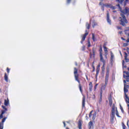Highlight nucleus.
<instances>
[{
    "label": "nucleus",
    "instance_id": "7",
    "mask_svg": "<svg viewBox=\"0 0 129 129\" xmlns=\"http://www.w3.org/2000/svg\"><path fill=\"white\" fill-rule=\"evenodd\" d=\"M100 60L102 62H103V63H105V60L104 59H103V57H102V53H101L102 52V48H101L100 49Z\"/></svg>",
    "mask_w": 129,
    "mask_h": 129
},
{
    "label": "nucleus",
    "instance_id": "52",
    "mask_svg": "<svg viewBox=\"0 0 129 129\" xmlns=\"http://www.w3.org/2000/svg\"><path fill=\"white\" fill-rule=\"evenodd\" d=\"M127 70L129 71V68H127Z\"/></svg>",
    "mask_w": 129,
    "mask_h": 129
},
{
    "label": "nucleus",
    "instance_id": "5",
    "mask_svg": "<svg viewBox=\"0 0 129 129\" xmlns=\"http://www.w3.org/2000/svg\"><path fill=\"white\" fill-rule=\"evenodd\" d=\"M123 73L125 74L123 75L124 78H125V79H126V81L127 82H129V73H128V72L124 71Z\"/></svg>",
    "mask_w": 129,
    "mask_h": 129
},
{
    "label": "nucleus",
    "instance_id": "37",
    "mask_svg": "<svg viewBox=\"0 0 129 129\" xmlns=\"http://www.w3.org/2000/svg\"><path fill=\"white\" fill-rule=\"evenodd\" d=\"M7 70L8 73H10V69H9V68H7Z\"/></svg>",
    "mask_w": 129,
    "mask_h": 129
},
{
    "label": "nucleus",
    "instance_id": "32",
    "mask_svg": "<svg viewBox=\"0 0 129 129\" xmlns=\"http://www.w3.org/2000/svg\"><path fill=\"white\" fill-rule=\"evenodd\" d=\"M93 112V111H91L90 113V114H89V117H91V116H92V113Z\"/></svg>",
    "mask_w": 129,
    "mask_h": 129
},
{
    "label": "nucleus",
    "instance_id": "55",
    "mask_svg": "<svg viewBox=\"0 0 129 129\" xmlns=\"http://www.w3.org/2000/svg\"><path fill=\"white\" fill-rule=\"evenodd\" d=\"M86 117H87V118H88V117L86 116Z\"/></svg>",
    "mask_w": 129,
    "mask_h": 129
},
{
    "label": "nucleus",
    "instance_id": "10",
    "mask_svg": "<svg viewBox=\"0 0 129 129\" xmlns=\"http://www.w3.org/2000/svg\"><path fill=\"white\" fill-rule=\"evenodd\" d=\"M117 2H118L119 4H122V3H124V6H125V4H126V3H127V2H128V0H117Z\"/></svg>",
    "mask_w": 129,
    "mask_h": 129
},
{
    "label": "nucleus",
    "instance_id": "35",
    "mask_svg": "<svg viewBox=\"0 0 129 129\" xmlns=\"http://www.w3.org/2000/svg\"><path fill=\"white\" fill-rule=\"evenodd\" d=\"M114 57V56H113V54H111V61H112V59H113Z\"/></svg>",
    "mask_w": 129,
    "mask_h": 129
},
{
    "label": "nucleus",
    "instance_id": "34",
    "mask_svg": "<svg viewBox=\"0 0 129 129\" xmlns=\"http://www.w3.org/2000/svg\"><path fill=\"white\" fill-rule=\"evenodd\" d=\"M7 119V117H5L2 120V122L4 123V121H6V120Z\"/></svg>",
    "mask_w": 129,
    "mask_h": 129
},
{
    "label": "nucleus",
    "instance_id": "42",
    "mask_svg": "<svg viewBox=\"0 0 129 129\" xmlns=\"http://www.w3.org/2000/svg\"><path fill=\"white\" fill-rule=\"evenodd\" d=\"M121 40H123V41H125V39H124V38H123V37H121Z\"/></svg>",
    "mask_w": 129,
    "mask_h": 129
},
{
    "label": "nucleus",
    "instance_id": "18",
    "mask_svg": "<svg viewBox=\"0 0 129 129\" xmlns=\"http://www.w3.org/2000/svg\"><path fill=\"white\" fill-rule=\"evenodd\" d=\"M89 90H90V91H91V90H92V83H89Z\"/></svg>",
    "mask_w": 129,
    "mask_h": 129
},
{
    "label": "nucleus",
    "instance_id": "29",
    "mask_svg": "<svg viewBox=\"0 0 129 129\" xmlns=\"http://www.w3.org/2000/svg\"><path fill=\"white\" fill-rule=\"evenodd\" d=\"M104 50L105 53H107V48H106V47L104 46Z\"/></svg>",
    "mask_w": 129,
    "mask_h": 129
},
{
    "label": "nucleus",
    "instance_id": "51",
    "mask_svg": "<svg viewBox=\"0 0 129 129\" xmlns=\"http://www.w3.org/2000/svg\"><path fill=\"white\" fill-rule=\"evenodd\" d=\"M89 44H90V41H88Z\"/></svg>",
    "mask_w": 129,
    "mask_h": 129
},
{
    "label": "nucleus",
    "instance_id": "21",
    "mask_svg": "<svg viewBox=\"0 0 129 129\" xmlns=\"http://www.w3.org/2000/svg\"><path fill=\"white\" fill-rule=\"evenodd\" d=\"M96 72H97L96 75H97V74H98V73H99V66H98L97 67Z\"/></svg>",
    "mask_w": 129,
    "mask_h": 129
},
{
    "label": "nucleus",
    "instance_id": "4",
    "mask_svg": "<svg viewBox=\"0 0 129 129\" xmlns=\"http://www.w3.org/2000/svg\"><path fill=\"white\" fill-rule=\"evenodd\" d=\"M109 68L107 67V73H106V74L105 83V85H107V82L108 81V77L109 76Z\"/></svg>",
    "mask_w": 129,
    "mask_h": 129
},
{
    "label": "nucleus",
    "instance_id": "6",
    "mask_svg": "<svg viewBox=\"0 0 129 129\" xmlns=\"http://www.w3.org/2000/svg\"><path fill=\"white\" fill-rule=\"evenodd\" d=\"M77 72H78L77 69L75 68V69H74V74H75V79L77 81H78V82L79 83L80 82L79 80H78V74H77Z\"/></svg>",
    "mask_w": 129,
    "mask_h": 129
},
{
    "label": "nucleus",
    "instance_id": "30",
    "mask_svg": "<svg viewBox=\"0 0 129 129\" xmlns=\"http://www.w3.org/2000/svg\"><path fill=\"white\" fill-rule=\"evenodd\" d=\"M92 39H93V40L94 41H95V36H94V34H92Z\"/></svg>",
    "mask_w": 129,
    "mask_h": 129
},
{
    "label": "nucleus",
    "instance_id": "25",
    "mask_svg": "<svg viewBox=\"0 0 129 129\" xmlns=\"http://www.w3.org/2000/svg\"><path fill=\"white\" fill-rule=\"evenodd\" d=\"M96 117V112H95L93 115V120H94L95 119V117Z\"/></svg>",
    "mask_w": 129,
    "mask_h": 129
},
{
    "label": "nucleus",
    "instance_id": "45",
    "mask_svg": "<svg viewBox=\"0 0 129 129\" xmlns=\"http://www.w3.org/2000/svg\"><path fill=\"white\" fill-rule=\"evenodd\" d=\"M63 123L64 124V127H65V126H66V124L65 123V122H63Z\"/></svg>",
    "mask_w": 129,
    "mask_h": 129
},
{
    "label": "nucleus",
    "instance_id": "27",
    "mask_svg": "<svg viewBox=\"0 0 129 129\" xmlns=\"http://www.w3.org/2000/svg\"><path fill=\"white\" fill-rule=\"evenodd\" d=\"M86 27H87V29H89L90 28V24H89L88 23H87L86 24Z\"/></svg>",
    "mask_w": 129,
    "mask_h": 129
},
{
    "label": "nucleus",
    "instance_id": "9",
    "mask_svg": "<svg viewBox=\"0 0 129 129\" xmlns=\"http://www.w3.org/2000/svg\"><path fill=\"white\" fill-rule=\"evenodd\" d=\"M115 115V111L112 110V113L111 114V120L113 121V119L114 118V116Z\"/></svg>",
    "mask_w": 129,
    "mask_h": 129
},
{
    "label": "nucleus",
    "instance_id": "48",
    "mask_svg": "<svg viewBox=\"0 0 129 129\" xmlns=\"http://www.w3.org/2000/svg\"><path fill=\"white\" fill-rule=\"evenodd\" d=\"M120 109H121V110H122V107H121V105H120Z\"/></svg>",
    "mask_w": 129,
    "mask_h": 129
},
{
    "label": "nucleus",
    "instance_id": "61",
    "mask_svg": "<svg viewBox=\"0 0 129 129\" xmlns=\"http://www.w3.org/2000/svg\"><path fill=\"white\" fill-rule=\"evenodd\" d=\"M101 1H103V0H101Z\"/></svg>",
    "mask_w": 129,
    "mask_h": 129
},
{
    "label": "nucleus",
    "instance_id": "50",
    "mask_svg": "<svg viewBox=\"0 0 129 129\" xmlns=\"http://www.w3.org/2000/svg\"><path fill=\"white\" fill-rule=\"evenodd\" d=\"M80 91H81L82 89H81V86H80Z\"/></svg>",
    "mask_w": 129,
    "mask_h": 129
},
{
    "label": "nucleus",
    "instance_id": "31",
    "mask_svg": "<svg viewBox=\"0 0 129 129\" xmlns=\"http://www.w3.org/2000/svg\"><path fill=\"white\" fill-rule=\"evenodd\" d=\"M110 9H111L112 10H115V7L112 6V5H111Z\"/></svg>",
    "mask_w": 129,
    "mask_h": 129
},
{
    "label": "nucleus",
    "instance_id": "54",
    "mask_svg": "<svg viewBox=\"0 0 129 129\" xmlns=\"http://www.w3.org/2000/svg\"><path fill=\"white\" fill-rule=\"evenodd\" d=\"M127 125H128V122H127Z\"/></svg>",
    "mask_w": 129,
    "mask_h": 129
},
{
    "label": "nucleus",
    "instance_id": "19",
    "mask_svg": "<svg viewBox=\"0 0 129 129\" xmlns=\"http://www.w3.org/2000/svg\"><path fill=\"white\" fill-rule=\"evenodd\" d=\"M5 80L8 82V76L7 75V73H5Z\"/></svg>",
    "mask_w": 129,
    "mask_h": 129
},
{
    "label": "nucleus",
    "instance_id": "22",
    "mask_svg": "<svg viewBox=\"0 0 129 129\" xmlns=\"http://www.w3.org/2000/svg\"><path fill=\"white\" fill-rule=\"evenodd\" d=\"M95 26H97V23L95 21L93 22V28H94Z\"/></svg>",
    "mask_w": 129,
    "mask_h": 129
},
{
    "label": "nucleus",
    "instance_id": "8",
    "mask_svg": "<svg viewBox=\"0 0 129 129\" xmlns=\"http://www.w3.org/2000/svg\"><path fill=\"white\" fill-rule=\"evenodd\" d=\"M103 90H105V86H103L101 89L100 97V100H99L100 101H101V100L102 99V92H103Z\"/></svg>",
    "mask_w": 129,
    "mask_h": 129
},
{
    "label": "nucleus",
    "instance_id": "2",
    "mask_svg": "<svg viewBox=\"0 0 129 129\" xmlns=\"http://www.w3.org/2000/svg\"><path fill=\"white\" fill-rule=\"evenodd\" d=\"M125 55H124V60H122V66H123V68H126V67H129V59L127 58V53L126 52H124Z\"/></svg>",
    "mask_w": 129,
    "mask_h": 129
},
{
    "label": "nucleus",
    "instance_id": "28",
    "mask_svg": "<svg viewBox=\"0 0 129 129\" xmlns=\"http://www.w3.org/2000/svg\"><path fill=\"white\" fill-rule=\"evenodd\" d=\"M127 46H128V43H124L123 44V47H126Z\"/></svg>",
    "mask_w": 129,
    "mask_h": 129
},
{
    "label": "nucleus",
    "instance_id": "24",
    "mask_svg": "<svg viewBox=\"0 0 129 129\" xmlns=\"http://www.w3.org/2000/svg\"><path fill=\"white\" fill-rule=\"evenodd\" d=\"M82 104H83V106L84 107L85 105V99L84 98H83V99Z\"/></svg>",
    "mask_w": 129,
    "mask_h": 129
},
{
    "label": "nucleus",
    "instance_id": "12",
    "mask_svg": "<svg viewBox=\"0 0 129 129\" xmlns=\"http://www.w3.org/2000/svg\"><path fill=\"white\" fill-rule=\"evenodd\" d=\"M108 99H109V104L110 106H111V105H112V99L111 98V95L110 96Z\"/></svg>",
    "mask_w": 129,
    "mask_h": 129
},
{
    "label": "nucleus",
    "instance_id": "41",
    "mask_svg": "<svg viewBox=\"0 0 129 129\" xmlns=\"http://www.w3.org/2000/svg\"><path fill=\"white\" fill-rule=\"evenodd\" d=\"M0 118H1V119L3 118V114H1L0 115Z\"/></svg>",
    "mask_w": 129,
    "mask_h": 129
},
{
    "label": "nucleus",
    "instance_id": "58",
    "mask_svg": "<svg viewBox=\"0 0 129 129\" xmlns=\"http://www.w3.org/2000/svg\"><path fill=\"white\" fill-rule=\"evenodd\" d=\"M119 34H121V32H119Z\"/></svg>",
    "mask_w": 129,
    "mask_h": 129
},
{
    "label": "nucleus",
    "instance_id": "47",
    "mask_svg": "<svg viewBox=\"0 0 129 129\" xmlns=\"http://www.w3.org/2000/svg\"><path fill=\"white\" fill-rule=\"evenodd\" d=\"M120 109H121V110H122V107H121V105H120Z\"/></svg>",
    "mask_w": 129,
    "mask_h": 129
},
{
    "label": "nucleus",
    "instance_id": "26",
    "mask_svg": "<svg viewBox=\"0 0 129 129\" xmlns=\"http://www.w3.org/2000/svg\"><path fill=\"white\" fill-rule=\"evenodd\" d=\"M122 126L123 129H126V126H125L123 122H122Z\"/></svg>",
    "mask_w": 129,
    "mask_h": 129
},
{
    "label": "nucleus",
    "instance_id": "16",
    "mask_svg": "<svg viewBox=\"0 0 129 129\" xmlns=\"http://www.w3.org/2000/svg\"><path fill=\"white\" fill-rule=\"evenodd\" d=\"M92 121H90L89 123V129H91V126L93 125Z\"/></svg>",
    "mask_w": 129,
    "mask_h": 129
},
{
    "label": "nucleus",
    "instance_id": "39",
    "mask_svg": "<svg viewBox=\"0 0 129 129\" xmlns=\"http://www.w3.org/2000/svg\"><path fill=\"white\" fill-rule=\"evenodd\" d=\"M3 128H4V126H3V125L0 124V129H3Z\"/></svg>",
    "mask_w": 129,
    "mask_h": 129
},
{
    "label": "nucleus",
    "instance_id": "43",
    "mask_svg": "<svg viewBox=\"0 0 129 129\" xmlns=\"http://www.w3.org/2000/svg\"><path fill=\"white\" fill-rule=\"evenodd\" d=\"M126 42H127V43H129V38H128L126 40Z\"/></svg>",
    "mask_w": 129,
    "mask_h": 129
},
{
    "label": "nucleus",
    "instance_id": "49",
    "mask_svg": "<svg viewBox=\"0 0 129 129\" xmlns=\"http://www.w3.org/2000/svg\"><path fill=\"white\" fill-rule=\"evenodd\" d=\"M113 13H116V11H113Z\"/></svg>",
    "mask_w": 129,
    "mask_h": 129
},
{
    "label": "nucleus",
    "instance_id": "20",
    "mask_svg": "<svg viewBox=\"0 0 129 129\" xmlns=\"http://www.w3.org/2000/svg\"><path fill=\"white\" fill-rule=\"evenodd\" d=\"M78 126L79 129H81V120L79 121Z\"/></svg>",
    "mask_w": 129,
    "mask_h": 129
},
{
    "label": "nucleus",
    "instance_id": "1",
    "mask_svg": "<svg viewBox=\"0 0 129 129\" xmlns=\"http://www.w3.org/2000/svg\"><path fill=\"white\" fill-rule=\"evenodd\" d=\"M118 7H119V9L120 10L121 14L120 17L119 18V21L120 22V24L121 25V26H125L126 24H127L128 22L127 21L126 19L125 18V16L124 15H126V14H128L129 13V9L128 8H125L124 10H121V8H120V6H119V4L117 5Z\"/></svg>",
    "mask_w": 129,
    "mask_h": 129
},
{
    "label": "nucleus",
    "instance_id": "53",
    "mask_svg": "<svg viewBox=\"0 0 129 129\" xmlns=\"http://www.w3.org/2000/svg\"><path fill=\"white\" fill-rule=\"evenodd\" d=\"M93 54L94 55V52H93Z\"/></svg>",
    "mask_w": 129,
    "mask_h": 129
},
{
    "label": "nucleus",
    "instance_id": "3",
    "mask_svg": "<svg viewBox=\"0 0 129 129\" xmlns=\"http://www.w3.org/2000/svg\"><path fill=\"white\" fill-rule=\"evenodd\" d=\"M124 99L126 103H129V97L126 94L127 92H128V90L127 89L124 88Z\"/></svg>",
    "mask_w": 129,
    "mask_h": 129
},
{
    "label": "nucleus",
    "instance_id": "56",
    "mask_svg": "<svg viewBox=\"0 0 129 129\" xmlns=\"http://www.w3.org/2000/svg\"><path fill=\"white\" fill-rule=\"evenodd\" d=\"M90 45H88V47H90Z\"/></svg>",
    "mask_w": 129,
    "mask_h": 129
},
{
    "label": "nucleus",
    "instance_id": "46",
    "mask_svg": "<svg viewBox=\"0 0 129 129\" xmlns=\"http://www.w3.org/2000/svg\"><path fill=\"white\" fill-rule=\"evenodd\" d=\"M71 1V0H68V1H67V3H68V4H69V3H70Z\"/></svg>",
    "mask_w": 129,
    "mask_h": 129
},
{
    "label": "nucleus",
    "instance_id": "13",
    "mask_svg": "<svg viewBox=\"0 0 129 129\" xmlns=\"http://www.w3.org/2000/svg\"><path fill=\"white\" fill-rule=\"evenodd\" d=\"M107 21L108 23L110 24L111 21L109 20V12H108V11H107Z\"/></svg>",
    "mask_w": 129,
    "mask_h": 129
},
{
    "label": "nucleus",
    "instance_id": "40",
    "mask_svg": "<svg viewBox=\"0 0 129 129\" xmlns=\"http://www.w3.org/2000/svg\"><path fill=\"white\" fill-rule=\"evenodd\" d=\"M105 64V62H104V63L103 62L102 70H103V69H104V67Z\"/></svg>",
    "mask_w": 129,
    "mask_h": 129
},
{
    "label": "nucleus",
    "instance_id": "23",
    "mask_svg": "<svg viewBox=\"0 0 129 129\" xmlns=\"http://www.w3.org/2000/svg\"><path fill=\"white\" fill-rule=\"evenodd\" d=\"M112 110L113 111H115V105L114 104H113L112 107Z\"/></svg>",
    "mask_w": 129,
    "mask_h": 129
},
{
    "label": "nucleus",
    "instance_id": "17",
    "mask_svg": "<svg viewBox=\"0 0 129 129\" xmlns=\"http://www.w3.org/2000/svg\"><path fill=\"white\" fill-rule=\"evenodd\" d=\"M111 5L109 4H106L104 5L105 7H106V8H111Z\"/></svg>",
    "mask_w": 129,
    "mask_h": 129
},
{
    "label": "nucleus",
    "instance_id": "59",
    "mask_svg": "<svg viewBox=\"0 0 129 129\" xmlns=\"http://www.w3.org/2000/svg\"><path fill=\"white\" fill-rule=\"evenodd\" d=\"M76 65H77V63H76Z\"/></svg>",
    "mask_w": 129,
    "mask_h": 129
},
{
    "label": "nucleus",
    "instance_id": "36",
    "mask_svg": "<svg viewBox=\"0 0 129 129\" xmlns=\"http://www.w3.org/2000/svg\"><path fill=\"white\" fill-rule=\"evenodd\" d=\"M2 108H3L4 109H5L6 110H7V108H6V107L4 105L2 106Z\"/></svg>",
    "mask_w": 129,
    "mask_h": 129
},
{
    "label": "nucleus",
    "instance_id": "15",
    "mask_svg": "<svg viewBox=\"0 0 129 129\" xmlns=\"http://www.w3.org/2000/svg\"><path fill=\"white\" fill-rule=\"evenodd\" d=\"M123 82L124 83V88H126V89H127V88H128L129 86L128 85H126L125 83H126L125 80H124L123 81Z\"/></svg>",
    "mask_w": 129,
    "mask_h": 129
},
{
    "label": "nucleus",
    "instance_id": "11",
    "mask_svg": "<svg viewBox=\"0 0 129 129\" xmlns=\"http://www.w3.org/2000/svg\"><path fill=\"white\" fill-rule=\"evenodd\" d=\"M87 35H88V32H87V31H86V33L84 34V35L83 36L81 43H82V42H83V41L85 40V38H86V36H87Z\"/></svg>",
    "mask_w": 129,
    "mask_h": 129
},
{
    "label": "nucleus",
    "instance_id": "44",
    "mask_svg": "<svg viewBox=\"0 0 129 129\" xmlns=\"http://www.w3.org/2000/svg\"><path fill=\"white\" fill-rule=\"evenodd\" d=\"M121 29V27H117V29H118V30H119V29Z\"/></svg>",
    "mask_w": 129,
    "mask_h": 129
},
{
    "label": "nucleus",
    "instance_id": "38",
    "mask_svg": "<svg viewBox=\"0 0 129 129\" xmlns=\"http://www.w3.org/2000/svg\"><path fill=\"white\" fill-rule=\"evenodd\" d=\"M6 111H7V110H4V111H2V113H1L2 114H4V113H6Z\"/></svg>",
    "mask_w": 129,
    "mask_h": 129
},
{
    "label": "nucleus",
    "instance_id": "14",
    "mask_svg": "<svg viewBox=\"0 0 129 129\" xmlns=\"http://www.w3.org/2000/svg\"><path fill=\"white\" fill-rule=\"evenodd\" d=\"M4 104L6 105V106H8L9 104H10V103L9 102V99L7 98V100H5Z\"/></svg>",
    "mask_w": 129,
    "mask_h": 129
},
{
    "label": "nucleus",
    "instance_id": "57",
    "mask_svg": "<svg viewBox=\"0 0 129 129\" xmlns=\"http://www.w3.org/2000/svg\"><path fill=\"white\" fill-rule=\"evenodd\" d=\"M100 5H101V3H100Z\"/></svg>",
    "mask_w": 129,
    "mask_h": 129
},
{
    "label": "nucleus",
    "instance_id": "60",
    "mask_svg": "<svg viewBox=\"0 0 129 129\" xmlns=\"http://www.w3.org/2000/svg\"><path fill=\"white\" fill-rule=\"evenodd\" d=\"M96 86H97V84L96 85Z\"/></svg>",
    "mask_w": 129,
    "mask_h": 129
},
{
    "label": "nucleus",
    "instance_id": "33",
    "mask_svg": "<svg viewBox=\"0 0 129 129\" xmlns=\"http://www.w3.org/2000/svg\"><path fill=\"white\" fill-rule=\"evenodd\" d=\"M116 114L117 116L119 117V115L118 114V112L117 111V110H116Z\"/></svg>",
    "mask_w": 129,
    "mask_h": 129
}]
</instances>
